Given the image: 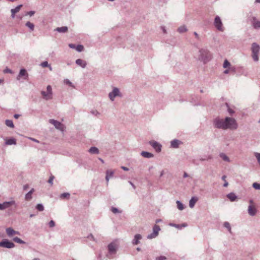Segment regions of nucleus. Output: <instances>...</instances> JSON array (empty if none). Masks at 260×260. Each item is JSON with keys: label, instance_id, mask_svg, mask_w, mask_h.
<instances>
[{"label": "nucleus", "instance_id": "f257e3e1", "mask_svg": "<svg viewBox=\"0 0 260 260\" xmlns=\"http://www.w3.org/2000/svg\"><path fill=\"white\" fill-rule=\"evenodd\" d=\"M213 125L215 128L222 129H236L238 124L236 120L232 117H226L224 119L217 117L213 120Z\"/></svg>", "mask_w": 260, "mask_h": 260}, {"label": "nucleus", "instance_id": "f03ea898", "mask_svg": "<svg viewBox=\"0 0 260 260\" xmlns=\"http://www.w3.org/2000/svg\"><path fill=\"white\" fill-rule=\"evenodd\" d=\"M211 58V54L207 48H202L199 50V59L204 63L208 62Z\"/></svg>", "mask_w": 260, "mask_h": 260}, {"label": "nucleus", "instance_id": "7ed1b4c3", "mask_svg": "<svg viewBox=\"0 0 260 260\" xmlns=\"http://www.w3.org/2000/svg\"><path fill=\"white\" fill-rule=\"evenodd\" d=\"M107 248L108 250L107 256L110 258H112L113 257L109 256V254L110 255L115 254L118 249V245L116 241H114L108 244Z\"/></svg>", "mask_w": 260, "mask_h": 260}, {"label": "nucleus", "instance_id": "20e7f679", "mask_svg": "<svg viewBox=\"0 0 260 260\" xmlns=\"http://www.w3.org/2000/svg\"><path fill=\"white\" fill-rule=\"evenodd\" d=\"M260 50L259 46L256 43H253L251 45L252 57L254 61L258 60V53Z\"/></svg>", "mask_w": 260, "mask_h": 260}, {"label": "nucleus", "instance_id": "39448f33", "mask_svg": "<svg viewBox=\"0 0 260 260\" xmlns=\"http://www.w3.org/2000/svg\"><path fill=\"white\" fill-rule=\"evenodd\" d=\"M43 99L49 100L52 99V87L50 85L47 86V91H42L41 92Z\"/></svg>", "mask_w": 260, "mask_h": 260}, {"label": "nucleus", "instance_id": "423d86ee", "mask_svg": "<svg viewBox=\"0 0 260 260\" xmlns=\"http://www.w3.org/2000/svg\"><path fill=\"white\" fill-rule=\"evenodd\" d=\"M108 96L111 101H113L115 97H121L122 94L118 88L114 87L112 91L109 93Z\"/></svg>", "mask_w": 260, "mask_h": 260}, {"label": "nucleus", "instance_id": "0eeeda50", "mask_svg": "<svg viewBox=\"0 0 260 260\" xmlns=\"http://www.w3.org/2000/svg\"><path fill=\"white\" fill-rule=\"evenodd\" d=\"M214 25L217 30L220 31H223V28L222 27V22L220 18L218 16H216L215 18L214 21Z\"/></svg>", "mask_w": 260, "mask_h": 260}, {"label": "nucleus", "instance_id": "6e6552de", "mask_svg": "<svg viewBox=\"0 0 260 260\" xmlns=\"http://www.w3.org/2000/svg\"><path fill=\"white\" fill-rule=\"evenodd\" d=\"M49 121V123L53 124L56 129L61 131H63L64 130L65 126L61 122L54 119H50Z\"/></svg>", "mask_w": 260, "mask_h": 260}, {"label": "nucleus", "instance_id": "1a4fd4ad", "mask_svg": "<svg viewBox=\"0 0 260 260\" xmlns=\"http://www.w3.org/2000/svg\"><path fill=\"white\" fill-rule=\"evenodd\" d=\"M0 247L7 248H12L15 247V244L8 239H3L0 242Z\"/></svg>", "mask_w": 260, "mask_h": 260}, {"label": "nucleus", "instance_id": "9d476101", "mask_svg": "<svg viewBox=\"0 0 260 260\" xmlns=\"http://www.w3.org/2000/svg\"><path fill=\"white\" fill-rule=\"evenodd\" d=\"M11 206H14L15 208L17 207V205L16 204L15 202L12 200L9 202H5L2 204H0V210H3L9 208Z\"/></svg>", "mask_w": 260, "mask_h": 260}, {"label": "nucleus", "instance_id": "9b49d317", "mask_svg": "<svg viewBox=\"0 0 260 260\" xmlns=\"http://www.w3.org/2000/svg\"><path fill=\"white\" fill-rule=\"evenodd\" d=\"M149 144L157 152H160L161 150V145L156 141H150Z\"/></svg>", "mask_w": 260, "mask_h": 260}, {"label": "nucleus", "instance_id": "f8f14e48", "mask_svg": "<svg viewBox=\"0 0 260 260\" xmlns=\"http://www.w3.org/2000/svg\"><path fill=\"white\" fill-rule=\"evenodd\" d=\"M251 23L254 29L260 28V21H258L256 17H252L250 20Z\"/></svg>", "mask_w": 260, "mask_h": 260}, {"label": "nucleus", "instance_id": "ddd939ff", "mask_svg": "<svg viewBox=\"0 0 260 260\" xmlns=\"http://www.w3.org/2000/svg\"><path fill=\"white\" fill-rule=\"evenodd\" d=\"M6 231L8 236L10 237H12L15 234L20 235V233L18 231H15L12 228H7Z\"/></svg>", "mask_w": 260, "mask_h": 260}, {"label": "nucleus", "instance_id": "4468645a", "mask_svg": "<svg viewBox=\"0 0 260 260\" xmlns=\"http://www.w3.org/2000/svg\"><path fill=\"white\" fill-rule=\"evenodd\" d=\"M28 74L26 71L24 69H21L19 72V73L17 77V80H19L20 77H24V79H26L28 77Z\"/></svg>", "mask_w": 260, "mask_h": 260}, {"label": "nucleus", "instance_id": "2eb2a0df", "mask_svg": "<svg viewBox=\"0 0 260 260\" xmlns=\"http://www.w3.org/2000/svg\"><path fill=\"white\" fill-rule=\"evenodd\" d=\"M114 175V171L110 170H108L106 172V180L107 182V184H108L110 178L113 177Z\"/></svg>", "mask_w": 260, "mask_h": 260}, {"label": "nucleus", "instance_id": "dca6fc26", "mask_svg": "<svg viewBox=\"0 0 260 260\" xmlns=\"http://www.w3.org/2000/svg\"><path fill=\"white\" fill-rule=\"evenodd\" d=\"M181 144H182L181 141L177 139H174L171 142V147L174 148H177Z\"/></svg>", "mask_w": 260, "mask_h": 260}, {"label": "nucleus", "instance_id": "f3484780", "mask_svg": "<svg viewBox=\"0 0 260 260\" xmlns=\"http://www.w3.org/2000/svg\"><path fill=\"white\" fill-rule=\"evenodd\" d=\"M142 236L140 234L135 235L134 239L132 241L133 245H137L140 243V240L142 239Z\"/></svg>", "mask_w": 260, "mask_h": 260}, {"label": "nucleus", "instance_id": "a211bd4d", "mask_svg": "<svg viewBox=\"0 0 260 260\" xmlns=\"http://www.w3.org/2000/svg\"><path fill=\"white\" fill-rule=\"evenodd\" d=\"M248 212L250 216H253L255 215L256 213V209L252 205H249L248 206Z\"/></svg>", "mask_w": 260, "mask_h": 260}, {"label": "nucleus", "instance_id": "6ab92c4d", "mask_svg": "<svg viewBox=\"0 0 260 260\" xmlns=\"http://www.w3.org/2000/svg\"><path fill=\"white\" fill-rule=\"evenodd\" d=\"M22 7V5H19L17 6L15 8L11 9V12L12 13L11 16L12 18L15 17V14L18 13L20 11L21 8Z\"/></svg>", "mask_w": 260, "mask_h": 260}, {"label": "nucleus", "instance_id": "aec40b11", "mask_svg": "<svg viewBox=\"0 0 260 260\" xmlns=\"http://www.w3.org/2000/svg\"><path fill=\"white\" fill-rule=\"evenodd\" d=\"M76 63L77 65L81 67L82 68H85L86 66V61L81 59H77L76 60Z\"/></svg>", "mask_w": 260, "mask_h": 260}, {"label": "nucleus", "instance_id": "412c9836", "mask_svg": "<svg viewBox=\"0 0 260 260\" xmlns=\"http://www.w3.org/2000/svg\"><path fill=\"white\" fill-rule=\"evenodd\" d=\"M198 199L197 197H193L189 202V206L191 208L194 207L196 203L198 201Z\"/></svg>", "mask_w": 260, "mask_h": 260}, {"label": "nucleus", "instance_id": "4be33fe9", "mask_svg": "<svg viewBox=\"0 0 260 260\" xmlns=\"http://www.w3.org/2000/svg\"><path fill=\"white\" fill-rule=\"evenodd\" d=\"M5 144L6 145H16V140L14 138H11L8 139L6 141Z\"/></svg>", "mask_w": 260, "mask_h": 260}, {"label": "nucleus", "instance_id": "5701e85b", "mask_svg": "<svg viewBox=\"0 0 260 260\" xmlns=\"http://www.w3.org/2000/svg\"><path fill=\"white\" fill-rule=\"evenodd\" d=\"M141 155L145 158H152L154 156V155L149 152L147 151H142L141 153Z\"/></svg>", "mask_w": 260, "mask_h": 260}, {"label": "nucleus", "instance_id": "b1692460", "mask_svg": "<svg viewBox=\"0 0 260 260\" xmlns=\"http://www.w3.org/2000/svg\"><path fill=\"white\" fill-rule=\"evenodd\" d=\"M227 198L232 202L235 201L237 198V196L233 192L227 194Z\"/></svg>", "mask_w": 260, "mask_h": 260}, {"label": "nucleus", "instance_id": "393cba45", "mask_svg": "<svg viewBox=\"0 0 260 260\" xmlns=\"http://www.w3.org/2000/svg\"><path fill=\"white\" fill-rule=\"evenodd\" d=\"M34 191V189L32 188L25 196V199L26 201H30L32 199V194Z\"/></svg>", "mask_w": 260, "mask_h": 260}, {"label": "nucleus", "instance_id": "a878e982", "mask_svg": "<svg viewBox=\"0 0 260 260\" xmlns=\"http://www.w3.org/2000/svg\"><path fill=\"white\" fill-rule=\"evenodd\" d=\"M68 28L67 26H62L60 27H57L55 30L61 33H64L68 31Z\"/></svg>", "mask_w": 260, "mask_h": 260}, {"label": "nucleus", "instance_id": "bb28decb", "mask_svg": "<svg viewBox=\"0 0 260 260\" xmlns=\"http://www.w3.org/2000/svg\"><path fill=\"white\" fill-rule=\"evenodd\" d=\"M88 152L91 154H99V150L96 147H91L88 150Z\"/></svg>", "mask_w": 260, "mask_h": 260}, {"label": "nucleus", "instance_id": "cd10ccee", "mask_svg": "<svg viewBox=\"0 0 260 260\" xmlns=\"http://www.w3.org/2000/svg\"><path fill=\"white\" fill-rule=\"evenodd\" d=\"M170 225L172 226L175 227L177 229H181L182 228H184L187 226V224L185 223H182L181 224H177L175 223H170Z\"/></svg>", "mask_w": 260, "mask_h": 260}, {"label": "nucleus", "instance_id": "c85d7f7f", "mask_svg": "<svg viewBox=\"0 0 260 260\" xmlns=\"http://www.w3.org/2000/svg\"><path fill=\"white\" fill-rule=\"evenodd\" d=\"M219 156L224 161L229 162L230 159L226 155L223 153H221L219 154Z\"/></svg>", "mask_w": 260, "mask_h": 260}, {"label": "nucleus", "instance_id": "c756f323", "mask_svg": "<svg viewBox=\"0 0 260 260\" xmlns=\"http://www.w3.org/2000/svg\"><path fill=\"white\" fill-rule=\"evenodd\" d=\"M160 230V227L157 225L155 224L153 228V233H154L155 235H158V232Z\"/></svg>", "mask_w": 260, "mask_h": 260}, {"label": "nucleus", "instance_id": "7c9ffc66", "mask_svg": "<svg viewBox=\"0 0 260 260\" xmlns=\"http://www.w3.org/2000/svg\"><path fill=\"white\" fill-rule=\"evenodd\" d=\"M5 124L7 126L13 128L14 127V125L13 124V121L12 120L7 119L5 121Z\"/></svg>", "mask_w": 260, "mask_h": 260}, {"label": "nucleus", "instance_id": "2f4dec72", "mask_svg": "<svg viewBox=\"0 0 260 260\" xmlns=\"http://www.w3.org/2000/svg\"><path fill=\"white\" fill-rule=\"evenodd\" d=\"M176 204H177V208L179 210H183L184 209V205L179 201H177Z\"/></svg>", "mask_w": 260, "mask_h": 260}, {"label": "nucleus", "instance_id": "473e14b6", "mask_svg": "<svg viewBox=\"0 0 260 260\" xmlns=\"http://www.w3.org/2000/svg\"><path fill=\"white\" fill-rule=\"evenodd\" d=\"M25 25L27 27H28L30 29V30L33 31L34 30V27H35L34 24L33 23H31L30 22H29V21L27 22L25 24Z\"/></svg>", "mask_w": 260, "mask_h": 260}, {"label": "nucleus", "instance_id": "72a5a7b5", "mask_svg": "<svg viewBox=\"0 0 260 260\" xmlns=\"http://www.w3.org/2000/svg\"><path fill=\"white\" fill-rule=\"evenodd\" d=\"M13 240L16 242V243H19V244H25V242L22 240L21 239H20L18 237H14L13 239Z\"/></svg>", "mask_w": 260, "mask_h": 260}, {"label": "nucleus", "instance_id": "f704fd0d", "mask_svg": "<svg viewBox=\"0 0 260 260\" xmlns=\"http://www.w3.org/2000/svg\"><path fill=\"white\" fill-rule=\"evenodd\" d=\"M187 31V28L185 26H181L178 28V31L180 33H183Z\"/></svg>", "mask_w": 260, "mask_h": 260}, {"label": "nucleus", "instance_id": "c9c22d12", "mask_svg": "<svg viewBox=\"0 0 260 260\" xmlns=\"http://www.w3.org/2000/svg\"><path fill=\"white\" fill-rule=\"evenodd\" d=\"M225 105L228 108V111L230 115H232L235 113V111L233 109H232L231 108H230L228 103H226Z\"/></svg>", "mask_w": 260, "mask_h": 260}, {"label": "nucleus", "instance_id": "e433bc0d", "mask_svg": "<svg viewBox=\"0 0 260 260\" xmlns=\"http://www.w3.org/2000/svg\"><path fill=\"white\" fill-rule=\"evenodd\" d=\"M36 208L39 211H43L44 210V206L42 204H37Z\"/></svg>", "mask_w": 260, "mask_h": 260}, {"label": "nucleus", "instance_id": "4c0bfd02", "mask_svg": "<svg viewBox=\"0 0 260 260\" xmlns=\"http://www.w3.org/2000/svg\"><path fill=\"white\" fill-rule=\"evenodd\" d=\"M64 83L69 85L73 88H75V86L73 85V84L68 79H66L64 80Z\"/></svg>", "mask_w": 260, "mask_h": 260}, {"label": "nucleus", "instance_id": "58836bf2", "mask_svg": "<svg viewBox=\"0 0 260 260\" xmlns=\"http://www.w3.org/2000/svg\"><path fill=\"white\" fill-rule=\"evenodd\" d=\"M90 113L93 115L97 116V117H99L101 115L100 113L99 112H98L96 110H93V109H92L90 111Z\"/></svg>", "mask_w": 260, "mask_h": 260}, {"label": "nucleus", "instance_id": "ea45409f", "mask_svg": "<svg viewBox=\"0 0 260 260\" xmlns=\"http://www.w3.org/2000/svg\"><path fill=\"white\" fill-rule=\"evenodd\" d=\"M83 49H84V47L82 45H78L76 47V50L79 52H82L83 50Z\"/></svg>", "mask_w": 260, "mask_h": 260}, {"label": "nucleus", "instance_id": "a19ab883", "mask_svg": "<svg viewBox=\"0 0 260 260\" xmlns=\"http://www.w3.org/2000/svg\"><path fill=\"white\" fill-rule=\"evenodd\" d=\"M41 66L43 67V68H45V67H49L50 68V70H51V67H50V66L48 64V62L45 61H43L41 63Z\"/></svg>", "mask_w": 260, "mask_h": 260}, {"label": "nucleus", "instance_id": "79ce46f5", "mask_svg": "<svg viewBox=\"0 0 260 260\" xmlns=\"http://www.w3.org/2000/svg\"><path fill=\"white\" fill-rule=\"evenodd\" d=\"M224 226L228 229L230 232H231V228L230 224L228 222H225L223 224Z\"/></svg>", "mask_w": 260, "mask_h": 260}, {"label": "nucleus", "instance_id": "37998d69", "mask_svg": "<svg viewBox=\"0 0 260 260\" xmlns=\"http://www.w3.org/2000/svg\"><path fill=\"white\" fill-rule=\"evenodd\" d=\"M70 194L68 192H64V193H61L60 194L61 198H69L70 197Z\"/></svg>", "mask_w": 260, "mask_h": 260}, {"label": "nucleus", "instance_id": "c03bdc74", "mask_svg": "<svg viewBox=\"0 0 260 260\" xmlns=\"http://www.w3.org/2000/svg\"><path fill=\"white\" fill-rule=\"evenodd\" d=\"M111 210L113 213H115V214L121 212V211H119L117 208H116L115 207H112L111 208Z\"/></svg>", "mask_w": 260, "mask_h": 260}, {"label": "nucleus", "instance_id": "a18cd8bd", "mask_svg": "<svg viewBox=\"0 0 260 260\" xmlns=\"http://www.w3.org/2000/svg\"><path fill=\"white\" fill-rule=\"evenodd\" d=\"M252 186L256 189H260V184L255 182L253 183Z\"/></svg>", "mask_w": 260, "mask_h": 260}, {"label": "nucleus", "instance_id": "49530a36", "mask_svg": "<svg viewBox=\"0 0 260 260\" xmlns=\"http://www.w3.org/2000/svg\"><path fill=\"white\" fill-rule=\"evenodd\" d=\"M230 66V62L228 61V60H225L224 62H223V67L224 68H228V67H229Z\"/></svg>", "mask_w": 260, "mask_h": 260}, {"label": "nucleus", "instance_id": "de8ad7c7", "mask_svg": "<svg viewBox=\"0 0 260 260\" xmlns=\"http://www.w3.org/2000/svg\"><path fill=\"white\" fill-rule=\"evenodd\" d=\"M254 155L256 157L259 165H260V153L255 152L254 153Z\"/></svg>", "mask_w": 260, "mask_h": 260}, {"label": "nucleus", "instance_id": "09e8293b", "mask_svg": "<svg viewBox=\"0 0 260 260\" xmlns=\"http://www.w3.org/2000/svg\"><path fill=\"white\" fill-rule=\"evenodd\" d=\"M157 235H155V234H154V233H152L150 234H149L147 238V239H152V238H155Z\"/></svg>", "mask_w": 260, "mask_h": 260}, {"label": "nucleus", "instance_id": "8fccbe9b", "mask_svg": "<svg viewBox=\"0 0 260 260\" xmlns=\"http://www.w3.org/2000/svg\"><path fill=\"white\" fill-rule=\"evenodd\" d=\"M54 177L53 176L51 175L49 179H48V182L51 185H52L53 184V180L54 179Z\"/></svg>", "mask_w": 260, "mask_h": 260}, {"label": "nucleus", "instance_id": "3c124183", "mask_svg": "<svg viewBox=\"0 0 260 260\" xmlns=\"http://www.w3.org/2000/svg\"><path fill=\"white\" fill-rule=\"evenodd\" d=\"M35 11H30L27 12L25 15H29L30 16H32L35 14Z\"/></svg>", "mask_w": 260, "mask_h": 260}, {"label": "nucleus", "instance_id": "603ef678", "mask_svg": "<svg viewBox=\"0 0 260 260\" xmlns=\"http://www.w3.org/2000/svg\"><path fill=\"white\" fill-rule=\"evenodd\" d=\"M166 257L165 256H160L156 258V260H166Z\"/></svg>", "mask_w": 260, "mask_h": 260}, {"label": "nucleus", "instance_id": "864d4df0", "mask_svg": "<svg viewBox=\"0 0 260 260\" xmlns=\"http://www.w3.org/2000/svg\"><path fill=\"white\" fill-rule=\"evenodd\" d=\"M49 226L50 228L54 227L55 226V222H54V221L53 220H51L49 222Z\"/></svg>", "mask_w": 260, "mask_h": 260}, {"label": "nucleus", "instance_id": "5fc2aeb1", "mask_svg": "<svg viewBox=\"0 0 260 260\" xmlns=\"http://www.w3.org/2000/svg\"><path fill=\"white\" fill-rule=\"evenodd\" d=\"M121 168L124 171H127L129 170V169L126 167L121 166Z\"/></svg>", "mask_w": 260, "mask_h": 260}, {"label": "nucleus", "instance_id": "6e6d98bb", "mask_svg": "<svg viewBox=\"0 0 260 260\" xmlns=\"http://www.w3.org/2000/svg\"><path fill=\"white\" fill-rule=\"evenodd\" d=\"M29 139L30 140H32V141H34V142H37V143H39V141L38 140H37V139H35V138H29Z\"/></svg>", "mask_w": 260, "mask_h": 260}, {"label": "nucleus", "instance_id": "4d7b16f0", "mask_svg": "<svg viewBox=\"0 0 260 260\" xmlns=\"http://www.w3.org/2000/svg\"><path fill=\"white\" fill-rule=\"evenodd\" d=\"M4 72L5 73H12V71L10 69H5L4 70Z\"/></svg>", "mask_w": 260, "mask_h": 260}, {"label": "nucleus", "instance_id": "13d9d810", "mask_svg": "<svg viewBox=\"0 0 260 260\" xmlns=\"http://www.w3.org/2000/svg\"><path fill=\"white\" fill-rule=\"evenodd\" d=\"M128 182L131 185V186L133 187V188L134 189H136V186L134 184V183L133 182H132L131 181H129Z\"/></svg>", "mask_w": 260, "mask_h": 260}, {"label": "nucleus", "instance_id": "bf43d9fd", "mask_svg": "<svg viewBox=\"0 0 260 260\" xmlns=\"http://www.w3.org/2000/svg\"><path fill=\"white\" fill-rule=\"evenodd\" d=\"M161 29H162V31H163V32L164 34H166L167 33V31H166V29L165 26H161Z\"/></svg>", "mask_w": 260, "mask_h": 260}, {"label": "nucleus", "instance_id": "052dcab7", "mask_svg": "<svg viewBox=\"0 0 260 260\" xmlns=\"http://www.w3.org/2000/svg\"><path fill=\"white\" fill-rule=\"evenodd\" d=\"M20 116V115L18 114H15L14 115V117L15 118H16V119L18 118Z\"/></svg>", "mask_w": 260, "mask_h": 260}, {"label": "nucleus", "instance_id": "680f3d73", "mask_svg": "<svg viewBox=\"0 0 260 260\" xmlns=\"http://www.w3.org/2000/svg\"><path fill=\"white\" fill-rule=\"evenodd\" d=\"M228 185H229L228 182L226 181H225L224 183L223 184V186L224 187H227L228 186Z\"/></svg>", "mask_w": 260, "mask_h": 260}, {"label": "nucleus", "instance_id": "e2e57ef3", "mask_svg": "<svg viewBox=\"0 0 260 260\" xmlns=\"http://www.w3.org/2000/svg\"><path fill=\"white\" fill-rule=\"evenodd\" d=\"M69 46H70V48H76L75 45L72 44H70L69 45Z\"/></svg>", "mask_w": 260, "mask_h": 260}, {"label": "nucleus", "instance_id": "0e129e2a", "mask_svg": "<svg viewBox=\"0 0 260 260\" xmlns=\"http://www.w3.org/2000/svg\"><path fill=\"white\" fill-rule=\"evenodd\" d=\"M194 36H196V37L197 38V39H199V35L197 34V32H194Z\"/></svg>", "mask_w": 260, "mask_h": 260}, {"label": "nucleus", "instance_id": "69168bd1", "mask_svg": "<svg viewBox=\"0 0 260 260\" xmlns=\"http://www.w3.org/2000/svg\"><path fill=\"white\" fill-rule=\"evenodd\" d=\"M88 238H91V239H92L93 240H94V237H93V236L92 235V234H90L89 236H88Z\"/></svg>", "mask_w": 260, "mask_h": 260}, {"label": "nucleus", "instance_id": "338daca9", "mask_svg": "<svg viewBox=\"0 0 260 260\" xmlns=\"http://www.w3.org/2000/svg\"><path fill=\"white\" fill-rule=\"evenodd\" d=\"M188 176V174L186 172H184V173L183 174V177L186 178V177H187Z\"/></svg>", "mask_w": 260, "mask_h": 260}, {"label": "nucleus", "instance_id": "774afa93", "mask_svg": "<svg viewBox=\"0 0 260 260\" xmlns=\"http://www.w3.org/2000/svg\"><path fill=\"white\" fill-rule=\"evenodd\" d=\"M226 176H225V175H223V176L222 177V178H222V179L223 180H224V181H226V180H225V178H226Z\"/></svg>", "mask_w": 260, "mask_h": 260}]
</instances>
